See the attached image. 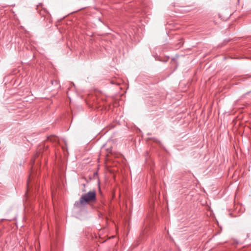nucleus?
Segmentation results:
<instances>
[{"label": "nucleus", "instance_id": "nucleus-1", "mask_svg": "<svg viewBox=\"0 0 251 251\" xmlns=\"http://www.w3.org/2000/svg\"><path fill=\"white\" fill-rule=\"evenodd\" d=\"M96 201V192L95 190H93L83 194L79 201L75 202V205L76 207L80 208L87 204H94Z\"/></svg>", "mask_w": 251, "mask_h": 251}, {"label": "nucleus", "instance_id": "nucleus-2", "mask_svg": "<svg viewBox=\"0 0 251 251\" xmlns=\"http://www.w3.org/2000/svg\"><path fill=\"white\" fill-rule=\"evenodd\" d=\"M29 180H28L27 181V187H29Z\"/></svg>", "mask_w": 251, "mask_h": 251}]
</instances>
